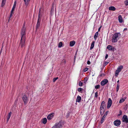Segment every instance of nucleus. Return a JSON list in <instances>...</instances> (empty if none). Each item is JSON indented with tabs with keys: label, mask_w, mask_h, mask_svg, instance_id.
Wrapping results in <instances>:
<instances>
[{
	"label": "nucleus",
	"mask_w": 128,
	"mask_h": 128,
	"mask_svg": "<svg viewBox=\"0 0 128 128\" xmlns=\"http://www.w3.org/2000/svg\"><path fill=\"white\" fill-rule=\"evenodd\" d=\"M54 114H49L47 117L48 119V120H51L53 117L54 116Z\"/></svg>",
	"instance_id": "obj_13"
},
{
	"label": "nucleus",
	"mask_w": 128,
	"mask_h": 128,
	"mask_svg": "<svg viewBox=\"0 0 128 128\" xmlns=\"http://www.w3.org/2000/svg\"><path fill=\"white\" fill-rule=\"evenodd\" d=\"M124 3L126 5H128V0H125L124 1Z\"/></svg>",
	"instance_id": "obj_30"
},
{
	"label": "nucleus",
	"mask_w": 128,
	"mask_h": 128,
	"mask_svg": "<svg viewBox=\"0 0 128 128\" xmlns=\"http://www.w3.org/2000/svg\"><path fill=\"white\" fill-rule=\"evenodd\" d=\"M127 30V28H125L124 29V30Z\"/></svg>",
	"instance_id": "obj_46"
},
{
	"label": "nucleus",
	"mask_w": 128,
	"mask_h": 128,
	"mask_svg": "<svg viewBox=\"0 0 128 128\" xmlns=\"http://www.w3.org/2000/svg\"><path fill=\"white\" fill-rule=\"evenodd\" d=\"M62 42H60L58 46V47L59 48L61 47L62 46Z\"/></svg>",
	"instance_id": "obj_26"
},
{
	"label": "nucleus",
	"mask_w": 128,
	"mask_h": 128,
	"mask_svg": "<svg viewBox=\"0 0 128 128\" xmlns=\"http://www.w3.org/2000/svg\"><path fill=\"white\" fill-rule=\"evenodd\" d=\"M112 100L110 98H109L108 99L107 106L108 108H109L111 106L112 104Z\"/></svg>",
	"instance_id": "obj_10"
},
{
	"label": "nucleus",
	"mask_w": 128,
	"mask_h": 128,
	"mask_svg": "<svg viewBox=\"0 0 128 128\" xmlns=\"http://www.w3.org/2000/svg\"><path fill=\"white\" fill-rule=\"evenodd\" d=\"M102 26H100V28H99L98 29V32H99L100 31V28H101Z\"/></svg>",
	"instance_id": "obj_43"
},
{
	"label": "nucleus",
	"mask_w": 128,
	"mask_h": 128,
	"mask_svg": "<svg viewBox=\"0 0 128 128\" xmlns=\"http://www.w3.org/2000/svg\"><path fill=\"white\" fill-rule=\"evenodd\" d=\"M94 43L95 42L94 41L93 42H92V43L90 48V50L92 49L94 47Z\"/></svg>",
	"instance_id": "obj_22"
},
{
	"label": "nucleus",
	"mask_w": 128,
	"mask_h": 128,
	"mask_svg": "<svg viewBox=\"0 0 128 128\" xmlns=\"http://www.w3.org/2000/svg\"><path fill=\"white\" fill-rule=\"evenodd\" d=\"M82 88H78V91L79 92H80L82 91Z\"/></svg>",
	"instance_id": "obj_36"
},
{
	"label": "nucleus",
	"mask_w": 128,
	"mask_h": 128,
	"mask_svg": "<svg viewBox=\"0 0 128 128\" xmlns=\"http://www.w3.org/2000/svg\"><path fill=\"white\" fill-rule=\"evenodd\" d=\"M42 123L44 124H46L47 122V120L46 118H44L42 120Z\"/></svg>",
	"instance_id": "obj_21"
},
{
	"label": "nucleus",
	"mask_w": 128,
	"mask_h": 128,
	"mask_svg": "<svg viewBox=\"0 0 128 128\" xmlns=\"http://www.w3.org/2000/svg\"><path fill=\"white\" fill-rule=\"evenodd\" d=\"M106 117V115L105 114H104V115L102 117V119L104 120V118Z\"/></svg>",
	"instance_id": "obj_37"
},
{
	"label": "nucleus",
	"mask_w": 128,
	"mask_h": 128,
	"mask_svg": "<svg viewBox=\"0 0 128 128\" xmlns=\"http://www.w3.org/2000/svg\"><path fill=\"white\" fill-rule=\"evenodd\" d=\"M22 100L25 104H26L28 101V98L26 95H24L22 97Z\"/></svg>",
	"instance_id": "obj_8"
},
{
	"label": "nucleus",
	"mask_w": 128,
	"mask_h": 128,
	"mask_svg": "<svg viewBox=\"0 0 128 128\" xmlns=\"http://www.w3.org/2000/svg\"><path fill=\"white\" fill-rule=\"evenodd\" d=\"M108 54H106V56L105 57V59H106L108 57Z\"/></svg>",
	"instance_id": "obj_41"
},
{
	"label": "nucleus",
	"mask_w": 128,
	"mask_h": 128,
	"mask_svg": "<svg viewBox=\"0 0 128 128\" xmlns=\"http://www.w3.org/2000/svg\"><path fill=\"white\" fill-rule=\"evenodd\" d=\"M114 124L115 126H118L120 124V121L119 120H116L114 121Z\"/></svg>",
	"instance_id": "obj_11"
},
{
	"label": "nucleus",
	"mask_w": 128,
	"mask_h": 128,
	"mask_svg": "<svg viewBox=\"0 0 128 128\" xmlns=\"http://www.w3.org/2000/svg\"><path fill=\"white\" fill-rule=\"evenodd\" d=\"M119 22L120 23H122V18L121 15H119L118 17Z\"/></svg>",
	"instance_id": "obj_16"
},
{
	"label": "nucleus",
	"mask_w": 128,
	"mask_h": 128,
	"mask_svg": "<svg viewBox=\"0 0 128 128\" xmlns=\"http://www.w3.org/2000/svg\"><path fill=\"white\" fill-rule=\"evenodd\" d=\"M120 85L118 84H117V87L116 88V92H118L119 90V88Z\"/></svg>",
	"instance_id": "obj_25"
},
{
	"label": "nucleus",
	"mask_w": 128,
	"mask_h": 128,
	"mask_svg": "<svg viewBox=\"0 0 128 128\" xmlns=\"http://www.w3.org/2000/svg\"><path fill=\"white\" fill-rule=\"evenodd\" d=\"M25 25V23H24L23 24V26L21 29V38L20 40V45L21 46V47L22 48L24 47V44L25 42L26 27Z\"/></svg>",
	"instance_id": "obj_1"
},
{
	"label": "nucleus",
	"mask_w": 128,
	"mask_h": 128,
	"mask_svg": "<svg viewBox=\"0 0 128 128\" xmlns=\"http://www.w3.org/2000/svg\"><path fill=\"white\" fill-rule=\"evenodd\" d=\"M108 111H107L106 112V113H105V114H105L106 115V116L107 114H108Z\"/></svg>",
	"instance_id": "obj_42"
},
{
	"label": "nucleus",
	"mask_w": 128,
	"mask_h": 128,
	"mask_svg": "<svg viewBox=\"0 0 128 128\" xmlns=\"http://www.w3.org/2000/svg\"><path fill=\"white\" fill-rule=\"evenodd\" d=\"M81 99V97L79 96H77L76 99V102H79Z\"/></svg>",
	"instance_id": "obj_17"
},
{
	"label": "nucleus",
	"mask_w": 128,
	"mask_h": 128,
	"mask_svg": "<svg viewBox=\"0 0 128 128\" xmlns=\"http://www.w3.org/2000/svg\"><path fill=\"white\" fill-rule=\"evenodd\" d=\"M3 0V1H6V0Z\"/></svg>",
	"instance_id": "obj_48"
},
{
	"label": "nucleus",
	"mask_w": 128,
	"mask_h": 128,
	"mask_svg": "<svg viewBox=\"0 0 128 128\" xmlns=\"http://www.w3.org/2000/svg\"><path fill=\"white\" fill-rule=\"evenodd\" d=\"M108 82L107 79H104L102 81L100 82L101 85L102 86H103L106 84Z\"/></svg>",
	"instance_id": "obj_9"
},
{
	"label": "nucleus",
	"mask_w": 128,
	"mask_h": 128,
	"mask_svg": "<svg viewBox=\"0 0 128 128\" xmlns=\"http://www.w3.org/2000/svg\"><path fill=\"white\" fill-rule=\"evenodd\" d=\"M100 88V86L99 85H98L95 86V88L96 89H98Z\"/></svg>",
	"instance_id": "obj_29"
},
{
	"label": "nucleus",
	"mask_w": 128,
	"mask_h": 128,
	"mask_svg": "<svg viewBox=\"0 0 128 128\" xmlns=\"http://www.w3.org/2000/svg\"><path fill=\"white\" fill-rule=\"evenodd\" d=\"M30 0H24L26 7L28 5Z\"/></svg>",
	"instance_id": "obj_14"
},
{
	"label": "nucleus",
	"mask_w": 128,
	"mask_h": 128,
	"mask_svg": "<svg viewBox=\"0 0 128 128\" xmlns=\"http://www.w3.org/2000/svg\"><path fill=\"white\" fill-rule=\"evenodd\" d=\"M98 96V92H96L95 94L94 97L95 98H97Z\"/></svg>",
	"instance_id": "obj_32"
},
{
	"label": "nucleus",
	"mask_w": 128,
	"mask_h": 128,
	"mask_svg": "<svg viewBox=\"0 0 128 128\" xmlns=\"http://www.w3.org/2000/svg\"><path fill=\"white\" fill-rule=\"evenodd\" d=\"M12 113L11 112H10L8 114L7 118V121L8 122L10 119V118L11 116Z\"/></svg>",
	"instance_id": "obj_18"
},
{
	"label": "nucleus",
	"mask_w": 128,
	"mask_h": 128,
	"mask_svg": "<svg viewBox=\"0 0 128 128\" xmlns=\"http://www.w3.org/2000/svg\"><path fill=\"white\" fill-rule=\"evenodd\" d=\"M109 10H110L114 11L116 10V8L114 6H111L109 7Z\"/></svg>",
	"instance_id": "obj_20"
},
{
	"label": "nucleus",
	"mask_w": 128,
	"mask_h": 128,
	"mask_svg": "<svg viewBox=\"0 0 128 128\" xmlns=\"http://www.w3.org/2000/svg\"><path fill=\"white\" fill-rule=\"evenodd\" d=\"M98 32H97L95 34L94 36V38L95 40H96L98 36Z\"/></svg>",
	"instance_id": "obj_23"
},
{
	"label": "nucleus",
	"mask_w": 128,
	"mask_h": 128,
	"mask_svg": "<svg viewBox=\"0 0 128 128\" xmlns=\"http://www.w3.org/2000/svg\"><path fill=\"white\" fill-rule=\"evenodd\" d=\"M119 72L118 71H117V70H116V73H115V76H117L118 75V73H119Z\"/></svg>",
	"instance_id": "obj_31"
},
{
	"label": "nucleus",
	"mask_w": 128,
	"mask_h": 128,
	"mask_svg": "<svg viewBox=\"0 0 128 128\" xmlns=\"http://www.w3.org/2000/svg\"><path fill=\"white\" fill-rule=\"evenodd\" d=\"M119 80H118L117 82L118 83V84H119Z\"/></svg>",
	"instance_id": "obj_47"
},
{
	"label": "nucleus",
	"mask_w": 128,
	"mask_h": 128,
	"mask_svg": "<svg viewBox=\"0 0 128 128\" xmlns=\"http://www.w3.org/2000/svg\"><path fill=\"white\" fill-rule=\"evenodd\" d=\"M54 12V7L53 6H52L51 9L50 13L51 14H52Z\"/></svg>",
	"instance_id": "obj_24"
},
{
	"label": "nucleus",
	"mask_w": 128,
	"mask_h": 128,
	"mask_svg": "<svg viewBox=\"0 0 128 128\" xmlns=\"http://www.w3.org/2000/svg\"><path fill=\"white\" fill-rule=\"evenodd\" d=\"M107 48L109 50H114V47L112 46L108 45V46L107 47Z\"/></svg>",
	"instance_id": "obj_12"
},
{
	"label": "nucleus",
	"mask_w": 128,
	"mask_h": 128,
	"mask_svg": "<svg viewBox=\"0 0 128 128\" xmlns=\"http://www.w3.org/2000/svg\"><path fill=\"white\" fill-rule=\"evenodd\" d=\"M106 104L105 102L103 101L100 106V112L101 114H103L105 110Z\"/></svg>",
	"instance_id": "obj_3"
},
{
	"label": "nucleus",
	"mask_w": 128,
	"mask_h": 128,
	"mask_svg": "<svg viewBox=\"0 0 128 128\" xmlns=\"http://www.w3.org/2000/svg\"><path fill=\"white\" fill-rule=\"evenodd\" d=\"M123 66H120L116 70L120 72L121 71V70L123 68Z\"/></svg>",
	"instance_id": "obj_19"
},
{
	"label": "nucleus",
	"mask_w": 128,
	"mask_h": 128,
	"mask_svg": "<svg viewBox=\"0 0 128 128\" xmlns=\"http://www.w3.org/2000/svg\"><path fill=\"white\" fill-rule=\"evenodd\" d=\"M90 62L89 60H88L87 62V64H90Z\"/></svg>",
	"instance_id": "obj_40"
},
{
	"label": "nucleus",
	"mask_w": 128,
	"mask_h": 128,
	"mask_svg": "<svg viewBox=\"0 0 128 128\" xmlns=\"http://www.w3.org/2000/svg\"><path fill=\"white\" fill-rule=\"evenodd\" d=\"M120 35V34L119 33H116L114 34L112 37V42H117L119 39Z\"/></svg>",
	"instance_id": "obj_2"
},
{
	"label": "nucleus",
	"mask_w": 128,
	"mask_h": 128,
	"mask_svg": "<svg viewBox=\"0 0 128 128\" xmlns=\"http://www.w3.org/2000/svg\"><path fill=\"white\" fill-rule=\"evenodd\" d=\"M62 124L60 122L56 124L52 128H60L62 127Z\"/></svg>",
	"instance_id": "obj_5"
},
{
	"label": "nucleus",
	"mask_w": 128,
	"mask_h": 128,
	"mask_svg": "<svg viewBox=\"0 0 128 128\" xmlns=\"http://www.w3.org/2000/svg\"><path fill=\"white\" fill-rule=\"evenodd\" d=\"M105 74H100V76H104Z\"/></svg>",
	"instance_id": "obj_39"
},
{
	"label": "nucleus",
	"mask_w": 128,
	"mask_h": 128,
	"mask_svg": "<svg viewBox=\"0 0 128 128\" xmlns=\"http://www.w3.org/2000/svg\"><path fill=\"white\" fill-rule=\"evenodd\" d=\"M82 83L81 82H79V86H82Z\"/></svg>",
	"instance_id": "obj_34"
},
{
	"label": "nucleus",
	"mask_w": 128,
	"mask_h": 128,
	"mask_svg": "<svg viewBox=\"0 0 128 128\" xmlns=\"http://www.w3.org/2000/svg\"><path fill=\"white\" fill-rule=\"evenodd\" d=\"M40 9L39 12V13L38 16V20L37 24L36 26V30H37L40 27V18L41 15L40 14Z\"/></svg>",
	"instance_id": "obj_4"
},
{
	"label": "nucleus",
	"mask_w": 128,
	"mask_h": 128,
	"mask_svg": "<svg viewBox=\"0 0 128 128\" xmlns=\"http://www.w3.org/2000/svg\"><path fill=\"white\" fill-rule=\"evenodd\" d=\"M76 53L74 56V59H75V58H76Z\"/></svg>",
	"instance_id": "obj_45"
},
{
	"label": "nucleus",
	"mask_w": 128,
	"mask_h": 128,
	"mask_svg": "<svg viewBox=\"0 0 128 128\" xmlns=\"http://www.w3.org/2000/svg\"><path fill=\"white\" fill-rule=\"evenodd\" d=\"M104 120H102V119L101 120V123H102L103 122H104Z\"/></svg>",
	"instance_id": "obj_44"
},
{
	"label": "nucleus",
	"mask_w": 128,
	"mask_h": 128,
	"mask_svg": "<svg viewBox=\"0 0 128 128\" xmlns=\"http://www.w3.org/2000/svg\"><path fill=\"white\" fill-rule=\"evenodd\" d=\"M122 120L123 122L126 123H128V118L127 116L126 115H124L122 118Z\"/></svg>",
	"instance_id": "obj_6"
},
{
	"label": "nucleus",
	"mask_w": 128,
	"mask_h": 128,
	"mask_svg": "<svg viewBox=\"0 0 128 128\" xmlns=\"http://www.w3.org/2000/svg\"><path fill=\"white\" fill-rule=\"evenodd\" d=\"M6 1H3L2 0V6H3L6 3Z\"/></svg>",
	"instance_id": "obj_27"
},
{
	"label": "nucleus",
	"mask_w": 128,
	"mask_h": 128,
	"mask_svg": "<svg viewBox=\"0 0 128 128\" xmlns=\"http://www.w3.org/2000/svg\"><path fill=\"white\" fill-rule=\"evenodd\" d=\"M16 1H15L14 2V6H13V7L12 8V9L11 10V14H10V17H9V19H10V18L11 17V16H12V14L13 13V12L14 10L16 8Z\"/></svg>",
	"instance_id": "obj_7"
},
{
	"label": "nucleus",
	"mask_w": 128,
	"mask_h": 128,
	"mask_svg": "<svg viewBox=\"0 0 128 128\" xmlns=\"http://www.w3.org/2000/svg\"><path fill=\"white\" fill-rule=\"evenodd\" d=\"M76 42L74 41H72L70 42V46H72L74 45Z\"/></svg>",
	"instance_id": "obj_15"
},
{
	"label": "nucleus",
	"mask_w": 128,
	"mask_h": 128,
	"mask_svg": "<svg viewBox=\"0 0 128 128\" xmlns=\"http://www.w3.org/2000/svg\"><path fill=\"white\" fill-rule=\"evenodd\" d=\"M88 68H85L84 69V72H86L88 70Z\"/></svg>",
	"instance_id": "obj_33"
},
{
	"label": "nucleus",
	"mask_w": 128,
	"mask_h": 128,
	"mask_svg": "<svg viewBox=\"0 0 128 128\" xmlns=\"http://www.w3.org/2000/svg\"><path fill=\"white\" fill-rule=\"evenodd\" d=\"M84 79L85 80H84V83H86V81L88 80V78H85Z\"/></svg>",
	"instance_id": "obj_38"
},
{
	"label": "nucleus",
	"mask_w": 128,
	"mask_h": 128,
	"mask_svg": "<svg viewBox=\"0 0 128 128\" xmlns=\"http://www.w3.org/2000/svg\"><path fill=\"white\" fill-rule=\"evenodd\" d=\"M125 100V99H124V98H122L119 101V103H122Z\"/></svg>",
	"instance_id": "obj_28"
},
{
	"label": "nucleus",
	"mask_w": 128,
	"mask_h": 128,
	"mask_svg": "<svg viewBox=\"0 0 128 128\" xmlns=\"http://www.w3.org/2000/svg\"><path fill=\"white\" fill-rule=\"evenodd\" d=\"M58 78V77H56V78H54L53 79V81L54 82L57 80Z\"/></svg>",
	"instance_id": "obj_35"
}]
</instances>
